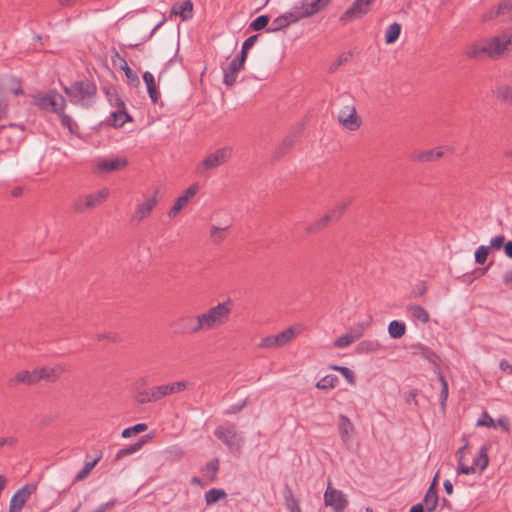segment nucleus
I'll use <instances>...</instances> for the list:
<instances>
[{
  "mask_svg": "<svg viewBox=\"0 0 512 512\" xmlns=\"http://www.w3.org/2000/svg\"><path fill=\"white\" fill-rule=\"evenodd\" d=\"M233 306V301L228 298L198 314L203 332L215 330L227 324L230 320Z\"/></svg>",
  "mask_w": 512,
  "mask_h": 512,
  "instance_id": "1",
  "label": "nucleus"
},
{
  "mask_svg": "<svg viewBox=\"0 0 512 512\" xmlns=\"http://www.w3.org/2000/svg\"><path fill=\"white\" fill-rule=\"evenodd\" d=\"M215 437L220 440L231 453H240L244 444V437L237 430L234 423L219 425L214 430Z\"/></svg>",
  "mask_w": 512,
  "mask_h": 512,
  "instance_id": "2",
  "label": "nucleus"
},
{
  "mask_svg": "<svg viewBox=\"0 0 512 512\" xmlns=\"http://www.w3.org/2000/svg\"><path fill=\"white\" fill-rule=\"evenodd\" d=\"M97 87L94 82L89 80H80L66 87V96L70 101L76 104L88 106L96 96Z\"/></svg>",
  "mask_w": 512,
  "mask_h": 512,
  "instance_id": "3",
  "label": "nucleus"
},
{
  "mask_svg": "<svg viewBox=\"0 0 512 512\" xmlns=\"http://www.w3.org/2000/svg\"><path fill=\"white\" fill-rule=\"evenodd\" d=\"M58 97L62 98L61 95L54 91L35 95L33 96L32 104L43 111L56 113L61 124L64 125V106L58 104Z\"/></svg>",
  "mask_w": 512,
  "mask_h": 512,
  "instance_id": "4",
  "label": "nucleus"
},
{
  "mask_svg": "<svg viewBox=\"0 0 512 512\" xmlns=\"http://www.w3.org/2000/svg\"><path fill=\"white\" fill-rule=\"evenodd\" d=\"M173 331L177 335H197L203 332L199 315L183 314L180 315L171 324Z\"/></svg>",
  "mask_w": 512,
  "mask_h": 512,
  "instance_id": "5",
  "label": "nucleus"
},
{
  "mask_svg": "<svg viewBox=\"0 0 512 512\" xmlns=\"http://www.w3.org/2000/svg\"><path fill=\"white\" fill-rule=\"evenodd\" d=\"M232 152L233 150L229 146L215 150L206 156L197 166V172L203 173L205 171L216 169L219 166L226 164L231 159Z\"/></svg>",
  "mask_w": 512,
  "mask_h": 512,
  "instance_id": "6",
  "label": "nucleus"
},
{
  "mask_svg": "<svg viewBox=\"0 0 512 512\" xmlns=\"http://www.w3.org/2000/svg\"><path fill=\"white\" fill-rule=\"evenodd\" d=\"M296 332L294 327H289L286 330L276 334L264 337L259 343L260 348H280L290 343L295 337Z\"/></svg>",
  "mask_w": 512,
  "mask_h": 512,
  "instance_id": "7",
  "label": "nucleus"
},
{
  "mask_svg": "<svg viewBox=\"0 0 512 512\" xmlns=\"http://www.w3.org/2000/svg\"><path fill=\"white\" fill-rule=\"evenodd\" d=\"M484 41L487 48L488 58L494 60L501 58L510 45V41L507 40L506 34L496 35L489 39H484Z\"/></svg>",
  "mask_w": 512,
  "mask_h": 512,
  "instance_id": "8",
  "label": "nucleus"
},
{
  "mask_svg": "<svg viewBox=\"0 0 512 512\" xmlns=\"http://www.w3.org/2000/svg\"><path fill=\"white\" fill-rule=\"evenodd\" d=\"M375 0H355L353 4L340 16V20L344 23L351 22L366 15L370 6Z\"/></svg>",
  "mask_w": 512,
  "mask_h": 512,
  "instance_id": "9",
  "label": "nucleus"
},
{
  "mask_svg": "<svg viewBox=\"0 0 512 512\" xmlns=\"http://www.w3.org/2000/svg\"><path fill=\"white\" fill-rule=\"evenodd\" d=\"M324 503L332 507L335 512H343L348 505V500L341 490L328 486L324 493Z\"/></svg>",
  "mask_w": 512,
  "mask_h": 512,
  "instance_id": "10",
  "label": "nucleus"
},
{
  "mask_svg": "<svg viewBox=\"0 0 512 512\" xmlns=\"http://www.w3.org/2000/svg\"><path fill=\"white\" fill-rule=\"evenodd\" d=\"M298 138V133H290L286 135L282 141L275 146L273 151L271 152L270 160L275 163L284 158L287 154H289Z\"/></svg>",
  "mask_w": 512,
  "mask_h": 512,
  "instance_id": "11",
  "label": "nucleus"
},
{
  "mask_svg": "<svg viewBox=\"0 0 512 512\" xmlns=\"http://www.w3.org/2000/svg\"><path fill=\"white\" fill-rule=\"evenodd\" d=\"M109 192L107 189H102L96 193L87 195L84 200H78L74 204V209L77 212H83L88 209L95 208L101 205L108 197Z\"/></svg>",
  "mask_w": 512,
  "mask_h": 512,
  "instance_id": "12",
  "label": "nucleus"
},
{
  "mask_svg": "<svg viewBox=\"0 0 512 512\" xmlns=\"http://www.w3.org/2000/svg\"><path fill=\"white\" fill-rule=\"evenodd\" d=\"M453 152L454 149L450 146H440L415 153L412 156V160L420 163L434 162L441 159L446 153L452 154Z\"/></svg>",
  "mask_w": 512,
  "mask_h": 512,
  "instance_id": "13",
  "label": "nucleus"
},
{
  "mask_svg": "<svg viewBox=\"0 0 512 512\" xmlns=\"http://www.w3.org/2000/svg\"><path fill=\"white\" fill-rule=\"evenodd\" d=\"M338 121L344 128L350 131L358 130L362 123L353 105L346 106L344 110L339 112Z\"/></svg>",
  "mask_w": 512,
  "mask_h": 512,
  "instance_id": "14",
  "label": "nucleus"
},
{
  "mask_svg": "<svg viewBox=\"0 0 512 512\" xmlns=\"http://www.w3.org/2000/svg\"><path fill=\"white\" fill-rule=\"evenodd\" d=\"M35 489L36 487L33 484H26L18 489L10 500L9 512H21L23 506Z\"/></svg>",
  "mask_w": 512,
  "mask_h": 512,
  "instance_id": "15",
  "label": "nucleus"
},
{
  "mask_svg": "<svg viewBox=\"0 0 512 512\" xmlns=\"http://www.w3.org/2000/svg\"><path fill=\"white\" fill-rule=\"evenodd\" d=\"M159 193V189L156 188L154 191V195L149 197L145 202L139 204L134 212V215L132 217L133 220H136L137 222H141L145 218H147L153 209L158 204V198L157 194Z\"/></svg>",
  "mask_w": 512,
  "mask_h": 512,
  "instance_id": "16",
  "label": "nucleus"
},
{
  "mask_svg": "<svg viewBox=\"0 0 512 512\" xmlns=\"http://www.w3.org/2000/svg\"><path fill=\"white\" fill-rule=\"evenodd\" d=\"M38 382H39L38 371L36 368L32 371H29V370L19 371L14 377L9 379L8 385H9V387H16L19 384L31 386Z\"/></svg>",
  "mask_w": 512,
  "mask_h": 512,
  "instance_id": "17",
  "label": "nucleus"
},
{
  "mask_svg": "<svg viewBox=\"0 0 512 512\" xmlns=\"http://www.w3.org/2000/svg\"><path fill=\"white\" fill-rule=\"evenodd\" d=\"M338 432L344 444L349 443L356 432L354 424L349 417L344 414L338 416Z\"/></svg>",
  "mask_w": 512,
  "mask_h": 512,
  "instance_id": "18",
  "label": "nucleus"
},
{
  "mask_svg": "<svg viewBox=\"0 0 512 512\" xmlns=\"http://www.w3.org/2000/svg\"><path fill=\"white\" fill-rule=\"evenodd\" d=\"M190 383L186 380L176 381L164 385L156 386V392H158L159 399L162 400L163 398L183 392L189 387Z\"/></svg>",
  "mask_w": 512,
  "mask_h": 512,
  "instance_id": "19",
  "label": "nucleus"
},
{
  "mask_svg": "<svg viewBox=\"0 0 512 512\" xmlns=\"http://www.w3.org/2000/svg\"><path fill=\"white\" fill-rule=\"evenodd\" d=\"M464 55L471 60H482L488 58L487 48L484 39L468 44L464 50Z\"/></svg>",
  "mask_w": 512,
  "mask_h": 512,
  "instance_id": "20",
  "label": "nucleus"
},
{
  "mask_svg": "<svg viewBox=\"0 0 512 512\" xmlns=\"http://www.w3.org/2000/svg\"><path fill=\"white\" fill-rule=\"evenodd\" d=\"M128 165L127 158L103 159L97 163V171L103 173H111L121 170Z\"/></svg>",
  "mask_w": 512,
  "mask_h": 512,
  "instance_id": "21",
  "label": "nucleus"
},
{
  "mask_svg": "<svg viewBox=\"0 0 512 512\" xmlns=\"http://www.w3.org/2000/svg\"><path fill=\"white\" fill-rule=\"evenodd\" d=\"M132 121V116L127 112L126 106H123V108H116L115 111L111 112L109 118L106 120V123L108 126L120 128L125 123Z\"/></svg>",
  "mask_w": 512,
  "mask_h": 512,
  "instance_id": "22",
  "label": "nucleus"
},
{
  "mask_svg": "<svg viewBox=\"0 0 512 512\" xmlns=\"http://www.w3.org/2000/svg\"><path fill=\"white\" fill-rule=\"evenodd\" d=\"M151 438H152V436L145 435V436L140 437L137 442H135L129 446H126L124 448H121L116 453L113 461L118 462L121 459H123L124 457H127L129 455H132V454L138 452Z\"/></svg>",
  "mask_w": 512,
  "mask_h": 512,
  "instance_id": "23",
  "label": "nucleus"
},
{
  "mask_svg": "<svg viewBox=\"0 0 512 512\" xmlns=\"http://www.w3.org/2000/svg\"><path fill=\"white\" fill-rule=\"evenodd\" d=\"M38 371V380H44L47 382H55L57 381L62 373L64 372V368L60 365L57 366H44L37 368Z\"/></svg>",
  "mask_w": 512,
  "mask_h": 512,
  "instance_id": "24",
  "label": "nucleus"
},
{
  "mask_svg": "<svg viewBox=\"0 0 512 512\" xmlns=\"http://www.w3.org/2000/svg\"><path fill=\"white\" fill-rule=\"evenodd\" d=\"M244 68V64L233 59L227 68L223 69V82L227 86H233L236 83L237 74Z\"/></svg>",
  "mask_w": 512,
  "mask_h": 512,
  "instance_id": "25",
  "label": "nucleus"
},
{
  "mask_svg": "<svg viewBox=\"0 0 512 512\" xmlns=\"http://www.w3.org/2000/svg\"><path fill=\"white\" fill-rule=\"evenodd\" d=\"M284 504L288 512H303L300 499L294 494L291 486L286 484L283 488Z\"/></svg>",
  "mask_w": 512,
  "mask_h": 512,
  "instance_id": "26",
  "label": "nucleus"
},
{
  "mask_svg": "<svg viewBox=\"0 0 512 512\" xmlns=\"http://www.w3.org/2000/svg\"><path fill=\"white\" fill-rule=\"evenodd\" d=\"M171 15H178L183 21L193 17V3L191 0H183L175 3L171 8Z\"/></svg>",
  "mask_w": 512,
  "mask_h": 512,
  "instance_id": "27",
  "label": "nucleus"
},
{
  "mask_svg": "<svg viewBox=\"0 0 512 512\" xmlns=\"http://www.w3.org/2000/svg\"><path fill=\"white\" fill-rule=\"evenodd\" d=\"M328 2L329 0H304L302 9L300 11V16L305 18L312 16L317 12L321 11L322 9H324L327 6Z\"/></svg>",
  "mask_w": 512,
  "mask_h": 512,
  "instance_id": "28",
  "label": "nucleus"
},
{
  "mask_svg": "<svg viewBox=\"0 0 512 512\" xmlns=\"http://www.w3.org/2000/svg\"><path fill=\"white\" fill-rule=\"evenodd\" d=\"M413 348L421 351V356L435 366V371L441 370L440 357L436 352L421 343L415 344Z\"/></svg>",
  "mask_w": 512,
  "mask_h": 512,
  "instance_id": "29",
  "label": "nucleus"
},
{
  "mask_svg": "<svg viewBox=\"0 0 512 512\" xmlns=\"http://www.w3.org/2000/svg\"><path fill=\"white\" fill-rule=\"evenodd\" d=\"M156 386L147 390L139 391L135 395V400L139 405L160 401Z\"/></svg>",
  "mask_w": 512,
  "mask_h": 512,
  "instance_id": "30",
  "label": "nucleus"
},
{
  "mask_svg": "<svg viewBox=\"0 0 512 512\" xmlns=\"http://www.w3.org/2000/svg\"><path fill=\"white\" fill-rule=\"evenodd\" d=\"M143 81L147 86V92L153 104H156L160 98V93L156 87L154 76L150 72H144Z\"/></svg>",
  "mask_w": 512,
  "mask_h": 512,
  "instance_id": "31",
  "label": "nucleus"
},
{
  "mask_svg": "<svg viewBox=\"0 0 512 512\" xmlns=\"http://www.w3.org/2000/svg\"><path fill=\"white\" fill-rule=\"evenodd\" d=\"M219 467H220L219 459L213 458L203 468H201V473L210 482H214L217 479V473L219 471Z\"/></svg>",
  "mask_w": 512,
  "mask_h": 512,
  "instance_id": "32",
  "label": "nucleus"
},
{
  "mask_svg": "<svg viewBox=\"0 0 512 512\" xmlns=\"http://www.w3.org/2000/svg\"><path fill=\"white\" fill-rule=\"evenodd\" d=\"M438 501V491L434 490V488H428L421 503L426 505V512H434L438 505Z\"/></svg>",
  "mask_w": 512,
  "mask_h": 512,
  "instance_id": "33",
  "label": "nucleus"
},
{
  "mask_svg": "<svg viewBox=\"0 0 512 512\" xmlns=\"http://www.w3.org/2000/svg\"><path fill=\"white\" fill-rule=\"evenodd\" d=\"M437 375V379L439 380L441 384V391H440V407L442 411H445L446 409V402L449 395V387L448 382L441 370L435 371Z\"/></svg>",
  "mask_w": 512,
  "mask_h": 512,
  "instance_id": "34",
  "label": "nucleus"
},
{
  "mask_svg": "<svg viewBox=\"0 0 512 512\" xmlns=\"http://www.w3.org/2000/svg\"><path fill=\"white\" fill-rule=\"evenodd\" d=\"M105 96L110 103L111 106L115 108H123L125 106L124 101L121 99V97L118 94V91L113 86H108L104 88Z\"/></svg>",
  "mask_w": 512,
  "mask_h": 512,
  "instance_id": "35",
  "label": "nucleus"
},
{
  "mask_svg": "<svg viewBox=\"0 0 512 512\" xmlns=\"http://www.w3.org/2000/svg\"><path fill=\"white\" fill-rule=\"evenodd\" d=\"M388 333L393 339H400L406 333V325L402 321L393 320L388 325Z\"/></svg>",
  "mask_w": 512,
  "mask_h": 512,
  "instance_id": "36",
  "label": "nucleus"
},
{
  "mask_svg": "<svg viewBox=\"0 0 512 512\" xmlns=\"http://www.w3.org/2000/svg\"><path fill=\"white\" fill-rule=\"evenodd\" d=\"M330 223H331V220L329 219L327 214H325L323 217L316 219L315 221L310 223L306 227V233L316 234V233L320 232L321 230L325 229L326 227H328V225Z\"/></svg>",
  "mask_w": 512,
  "mask_h": 512,
  "instance_id": "37",
  "label": "nucleus"
},
{
  "mask_svg": "<svg viewBox=\"0 0 512 512\" xmlns=\"http://www.w3.org/2000/svg\"><path fill=\"white\" fill-rule=\"evenodd\" d=\"M351 200L343 201L336 205L333 209L327 212V216L331 222H337L345 213L347 207L350 205Z\"/></svg>",
  "mask_w": 512,
  "mask_h": 512,
  "instance_id": "38",
  "label": "nucleus"
},
{
  "mask_svg": "<svg viewBox=\"0 0 512 512\" xmlns=\"http://www.w3.org/2000/svg\"><path fill=\"white\" fill-rule=\"evenodd\" d=\"M339 382V378L334 374H329L322 377L316 383V388L320 390H329L334 388Z\"/></svg>",
  "mask_w": 512,
  "mask_h": 512,
  "instance_id": "39",
  "label": "nucleus"
},
{
  "mask_svg": "<svg viewBox=\"0 0 512 512\" xmlns=\"http://www.w3.org/2000/svg\"><path fill=\"white\" fill-rule=\"evenodd\" d=\"M226 497L227 493L223 489L211 488L205 493V501L207 505L214 504Z\"/></svg>",
  "mask_w": 512,
  "mask_h": 512,
  "instance_id": "40",
  "label": "nucleus"
},
{
  "mask_svg": "<svg viewBox=\"0 0 512 512\" xmlns=\"http://www.w3.org/2000/svg\"><path fill=\"white\" fill-rule=\"evenodd\" d=\"M408 309L415 319L421 321L424 324L429 322V320H430L429 313L427 312V310L424 307H422L420 305H410L408 307Z\"/></svg>",
  "mask_w": 512,
  "mask_h": 512,
  "instance_id": "41",
  "label": "nucleus"
},
{
  "mask_svg": "<svg viewBox=\"0 0 512 512\" xmlns=\"http://www.w3.org/2000/svg\"><path fill=\"white\" fill-rule=\"evenodd\" d=\"M401 33V25L397 22L392 23L386 33H385V42L387 44H392L396 42Z\"/></svg>",
  "mask_w": 512,
  "mask_h": 512,
  "instance_id": "42",
  "label": "nucleus"
},
{
  "mask_svg": "<svg viewBox=\"0 0 512 512\" xmlns=\"http://www.w3.org/2000/svg\"><path fill=\"white\" fill-rule=\"evenodd\" d=\"M489 464V457H488V448L486 446H482L479 450V453L477 457L473 461V466L479 467L481 470H484L487 468Z\"/></svg>",
  "mask_w": 512,
  "mask_h": 512,
  "instance_id": "43",
  "label": "nucleus"
},
{
  "mask_svg": "<svg viewBox=\"0 0 512 512\" xmlns=\"http://www.w3.org/2000/svg\"><path fill=\"white\" fill-rule=\"evenodd\" d=\"M372 322V317L369 316L368 321L366 322H359L354 324L351 328L349 333L353 336L355 340H358L361 338L365 332V330L370 326Z\"/></svg>",
  "mask_w": 512,
  "mask_h": 512,
  "instance_id": "44",
  "label": "nucleus"
},
{
  "mask_svg": "<svg viewBox=\"0 0 512 512\" xmlns=\"http://www.w3.org/2000/svg\"><path fill=\"white\" fill-rule=\"evenodd\" d=\"M120 68L124 71L128 83L134 87H137L140 83L139 77L127 64L126 60H122Z\"/></svg>",
  "mask_w": 512,
  "mask_h": 512,
  "instance_id": "45",
  "label": "nucleus"
},
{
  "mask_svg": "<svg viewBox=\"0 0 512 512\" xmlns=\"http://www.w3.org/2000/svg\"><path fill=\"white\" fill-rule=\"evenodd\" d=\"M148 429V426L147 424L145 423H138V424H135L131 427H128V428H125L122 433H121V436L123 438H130L134 435H137V434H140L142 432H145L146 430Z\"/></svg>",
  "mask_w": 512,
  "mask_h": 512,
  "instance_id": "46",
  "label": "nucleus"
},
{
  "mask_svg": "<svg viewBox=\"0 0 512 512\" xmlns=\"http://www.w3.org/2000/svg\"><path fill=\"white\" fill-rule=\"evenodd\" d=\"M496 97L502 102H508L512 105V88L508 85L498 86L496 89Z\"/></svg>",
  "mask_w": 512,
  "mask_h": 512,
  "instance_id": "47",
  "label": "nucleus"
},
{
  "mask_svg": "<svg viewBox=\"0 0 512 512\" xmlns=\"http://www.w3.org/2000/svg\"><path fill=\"white\" fill-rule=\"evenodd\" d=\"M380 347L381 345L377 341L364 340L358 344L357 351L359 353L376 352Z\"/></svg>",
  "mask_w": 512,
  "mask_h": 512,
  "instance_id": "48",
  "label": "nucleus"
},
{
  "mask_svg": "<svg viewBox=\"0 0 512 512\" xmlns=\"http://www.w3.org/2000/svg\"><path fill=\"white\" fill-rule=\"evenodd\" d=\"M189 201L185 200V198L181 195L174 202L173 206L170 208L168 212V216L170 218L176 217L179 212L188 205Z\"/></svg>",
  "mask_w": 512,
  "mask_h": 512,
  "instance_id": "49",
  "label": "nucleus"
},
{
  "mask_svg": "<svg viewBox=\"0 0 512 512\" xmlns=\"http://www.w3.org/2000/svg\"><path fill=\"white\" fill-rule=\"evenodd\" d=\"M249 398H245L239 403L233 404L229 406L227 409L223 411L225 416L235 415L240 413L243 409H245L249 405Z\"/></svg>",
  "mask_w": 512,
  "mask_h": 512,
  "instance_id": "50",
  "label": "nucleus"
},
{
  "mask_svg": "<svg viewBox=\"0 0 512 512\" xmlns=\"http://www.w3.org/2000/svg\"><path fill=\"white\" fill-rule=\"evenodd\" d=\"M269 23L268 15H260L255 18L249 25V28L253 31H260L265 29Z\"/></svg>",
  "mask_w": 512,
  "mask_h": 512,
  "instance_id": "51",
  "label": "nucleus"
},
{
  "mask_svg": "<svg viewBox=\"0 0 512 512\" xmlns=\"http://www.w3.org/2000/svg\"><path fill=\"white\" fill-rule=\"evenodd\" d=\"M490 247L485 245L479 246L475 251V262L479 265H483L489 255Z\"/></svg>",
  "mask_w": 512,
  "mask_h": 512,
  "instance_id": "52",
  "label": "nucleus"
},
{
  "mask_svg": "<svg viewBox=\"0 0 512 512\" xmlns=\"http://www.w3.org/2000/svg\"><path fill=\"white\" fill-rule=\"evenodd\" d=\"M288 26V21H286L285 17H282L281 15L275 18L272 21V24L269 28L266 29L267 32H276L279 30H282Z\"/></svg>",
  "mask_w": 512,
  "mask_h": 512,
  "instance_id": "53",
  "label": "nucleus"
},
{
  "mask_svg": "<svg viewBox=\"0 0 512 512\" xmlns=\"http://www.w3.org/2000/svg\"><path fill=\"white\" fill-rule=\"evenodd\" d=\"M496 8V14H500V16L510 15L512 13V0H501Z\"/></svg>",
  "mask_w": 512,
  "mask_h": 512,
  "instance_id": "54",
  "label": "nucleus"
},
{
  "mask_svg": "<svg viewBox=\"0 0 512 512\" xmlns=\"http://www.w3.org/2000/svg\"><path fill=\"white\" fill-rule=\"evenodd\" d=\"M354 341L356 340L353 338V336L347 332L334 341V346L337 348H344L352 344Z\"/></svg>",
  "mask_w": 512,
  "mask_h": 512,
  "instance_id": "55",
  "label": "nucleus"
},
{
  "mask_svg": "<svg viewBox=\"0 0 512 512\" xmlns=\"http://www.w3.org/2000/svg\"><path fill=\"white\" fill-rule=\"evenodd\" d=\"M225 229L226 228H219L217 226H212L211 232H210V237H211V240L213 243L220 244L224 240L225 236L223 234V231Z\"/></svg>",
  "mask_w": 512,
  "mask_h": 512,
  "instance_id": "56",
  "label": "nucleus"
},
{
  "mask_svg": "<svg viewBox=\"0 0 512 512\" xmlns=\"http://www.w3.org/2000/svg\"><path fill=\"white\" fill-rule=\"evenodd\" d=\"M477 426H486L489 428H495L496 422L495 420L488 414V412L484 411L482 413L481 418L477 421Z\"/></svg>",
  "mask_w": 512,
  "mask_h": 512,
  "instance_id": "57",
  "label": "nucleus"
},
{
  "mask_svg": "<svg viewBox=\"0 0 512 512\" xmlns=\"http://www.w3.org/2000/svg\"><path fill=\"white\" fill-rule=\"evenodd\" d=\"M351 54H341L329 67V73H334L340 66L349 61Z\"/></svg>",
  "mask_w": 512,
  "mask_h": 512,
  "instance_id": "58",
  "label": "nucleus"
},
{
  "mask_svg": "<svg viewBox=\"0 0 512 512\" xmlns=\"http://www.w3.org/2000/svg\"><path fill=\"white\" fill-rule=\"evenodd\" d=\"M505 244H506L505 236L500 234V235L493 237L490 240V245L488 247H490V249H492V250L498 251L501 248H504Z\"/></svg>",
  "mask_w": 512,
  "mask_h": 512,
  "instance_id": "59",
  "label": "nucleus"
},
{
  "mask_svg": "<svg viewBox=\"0 0 512 512\" xmlns=\"http://www.w3.org/2000/svg\"><path fill=\"white\" fill-rule=\"evenodd\" d=\"M198 190L199 184L193 183L183 192L182 196L185 198V200L190 201L197 194Z\"/></svg>",
  "mask_w": 512,
  "mask_h": 512,
  "instance_id": "60",
  "label": "nucleus"
},
{
  "mask_svg": "<svg viewBox=\"0 0 512 512\" xmlns=\"http://www.w3.org/2000/svg\"><path fill=\"white\" fill-rule=\"evenodd\" d=\"M338 372L341 373V375L348 381L350 384L355 383V375L352 370H350L348 367H339Z\"/></svg>",
  "mask_w": 512,
  "mask_h": 512,
  "instance_id": "61",
  "label": "nucleus"
},
{
  "mask_svg": "<svg viewBox=\"0 0 512 512\" xmlns=\"http://www.w3.org/2000/svg\"><path fill=\"white\" fill-rule=\"evenodd\" d=\"M18 443V439L15 436L0 437V450L7 447H14Z\"/></svg>",
  "mask_w": 512,
  "mask_h": 512,
  "instance_id": "62",
  "label": "nucleus"
},
{
  "mask_svg": "<svg viewBox=\"0 0 512 512\" xmlns=\"http://www.w3.org/2000/svg\"><path fill=\"white\" fill-rule=\"evenodd\" d=\"M457 473L466 475L473 474L475 473V467L473 466V464L471 466H467L463 462L458 461Z\"/></svg>",
  "mask_w": 512,
  "mask_h": 512,
  "instance_id": "63",
  "label": "nucleus"
},
{
  "mask_svg": "<svg viewBox=\"0 0 512 512\" xmlns=\"http://www.w3.org/2000/svg\"><path fill=\"white\" fill-rule=\"evenodd\" d=\"M419 394V391L417 389H412L409 392L405 394V401L408 404L413 403L415 406H418L417 396Z\"/></svg>",
  "mask_w": 512,
  "mask_h": 512,
  "instance_id": "64",
  "label": "nucleus"
}]
</instances>
